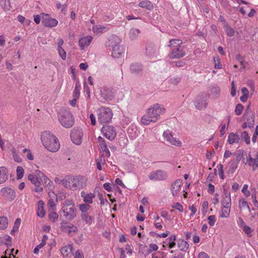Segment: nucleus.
Listing matches in <instances>:
<instances>
[{
    "label": "nucleus",
    "instance_id": "obj_1",
    "mask_svg": "<svg viewBox=\"0 0 258 258\" xmlns=\"http://www.w3.org/2000/svg\"><path fill=\"white\" fill-rule=\"evenodd\" d=\"M164 108L158 103L154 104L146 110V114L141 118V123L148 125L151 122H156L159 119L161 114L164 112Z\"/></svg>",
    "mask_w": 258,
    "mask_h": 258
},
{
    "label": "nucleus",
    "instance_id": "obj_2",
    "mask_svg": "<svg viewBox=\"0 0 258 258\" xmlns=\"http://www.w3.org/2000/svg\"><path fill=\"white\" fill-rule=\"evenodd\" d=\"M41 139L44 147L50 152H56L60 147L57 138L48 132H43L41 135Z\"/></svg>",
    "mask_w": 258,
    "mask_h": 258
},
{
    "label": "nucleus",
    "instance_id": "obj_3",
    "mask_svg": "<svg viewBox=\"0 0 258 258\" xmlns=\"http://www.w3.org/2000/svg\"><path fill=\"white\" fill-rule=\"evenodd\" d=\"M36 174H30L28 175V178L32 184H33L35 186L36 188H34V191L36 192H40L42 191L43 190V188L40 186V180H42V178H44V179L46 180L45 183H46L47 181H48L49 183L50 182V180L48 179L45 175L40 171L39 170H37L36 171Z\"/></svg>",
    "mask_w": 258,
    "mask_h": 258
},
{
    "label": "nucleus",
    "instance_id": "obj_4",
    "mask_svg": "<svg viewBox=\"0 0 258 258\" xmlns=\"http://www.w3.org/2000/svg\"><path fill=\"white\" fill-rule=\"evenodd\" d=\"M58 118L61 125L66 128H70L75 123L74 117L68 110H65L60 112L58 115Z\"/></svg>",
    "mask_w": 258,
    "mask_h": 258
},
{
    "label": "nucleus",
    "instance_id": "obj_5",
    "mask_svg": "<svg viewBox=\"0 0 258 258\" xmlns=\"http://www.w3.org/2000/svg\"><path fill=\"white\" fill-rule=\"evenodd\" d=\"M112 116V111L109 107H101L97 110L98 121L100 124L109 123Z\"/></svg>",
    "mask_w": 258,
    "mask_h": 258
},
{
    "label": "nucleus",
    "instance_id": "obj_6",
    "mask_svg": "<svg viewBox=\"0 0 258 258\" xmlns=\"http://www.w3.org/2000/svg\"><path fill=\"white\" fill-rule=\"evenodd\" d=\"M62 211L63 216L68 220H72L76 217L74 205L71 201H66L63 204Z\"/></svg>",
    "mask_w": 258,
    "mask_h": 258
},
{
    "label": "nucleus",
    "instance_id": "obj_7",
    "mask_svg": "<svg viewBox=\"0 0 258 258\" xmlns=\"http://www.w3.org/2000/svg\"><path fill=\"white\" fill-rule=\"evenodd\" d=\"M148 177L150 180L153 181H165L168 178V174L164 170L158 169L151 171Z\"/></svg>",
    "mask_w": 258,
    "mask_h": 258
},
{
    "label": "nucleus",
    "instance_id": "obj_8",
    "mask_svg": "<svg viewBox=\"0 0 258 258\" xmlns=\"http://www.w3.org/2000/svg\"><path fill=\"white\" fill-rule=\"evenodd\" d=\"M87 179L81 175L75 176L71 178V189L75 190L85 186Z\"/></svg>",
    "mask_w": 258,
    "mask_h": 258
},
{
    "label": "nucleus",
    "instance_id": "obj_9",
    "mask_svg": "<svg viewBox=\"0 0 258 258\" xmlns=\"http://www.w3.org/2000/svg\"><path fill=\"white\" fill-rule=\"evenodd\" d=\"M71 138L72 142L76 145H80L82 142L83 133L79 127H74L71 132Z\"/></svg>",
    "mask_w": 258,
    "mask_h": 258
},
{
    "label": "nucleus",
    "instance_id": "obj_10",
    "mask_svg": "<svg viewBox=\"0 0 258 258\" xmlns=\"http://www.w3.org/2000/svg\"><path fill=\"white\" fill-rule=\"evenodd\" d=\"M101 132L103 136L109 140H113L116 136V132L113 126L104 125L102 127Z\"/></svg>",
    "mask_w": 258,
    "mask_h": 258
},
{
    "label": "nucleus",
    "instance_id": "obj_11",
    "mask_svg": "<svg viewBox=\"0 0 258 258\" xmlns=\"http://www.w3.org/2000/svg\"><path fill=\"white\" fill-rule=\"evenodd\" d=\"M0 194L8 201H13L16 198L15 190L9 186L3 187L0 190Z\"/></svg>",
    "mask_w": 258,
    "mask_h": 258
},
{
    "label": "nucleus",
    "instance_id": "obj_12",
    "mask_svg": "<svg viewBox=\"0 0 258 258\" xmlns=\"http://www.w3.org/2000/svg\"><path fill=\"white\" fill-rule=\"evenodd\" d=\"M42 23L44 26L47 27H53L58 24V21L52 18L47 14H42Z\"/></svg>",
    "mask_w": 258,
    "mask_h": 258
},
{
    "label": "nucleus",
    "instance_id": "obj_13",
    "mask_svg": "<svg viewBox=\"0 0 258 258\" xmlns=\"http://www.w3.org/2000/svg\"><path fill=\"white\" fill-rule=\"evenodd\" d=\"M185 55V52L180 46L173 49L168 54V57L170 59H178L183 57Z\"/></svg>",
    "mask_w": 258,
    "mask_h": 258
},
{
    "label": "nucleus",
    "instance_id": "obj_14",
    "mask_svg": "<svg viewBox=\"0 0 258 258\" xmlns=\"http://www.w3.org/2000/svg\"><path fill=\"white\" fill-rule=\"evenodd\" d=\"M244 119L249 124V128H251L254 124V117L250 109V105H248L243 115Z\"/></svg>",
    "mask_w": 258,
    "mask_h": 258
},
{
    "label": "nucleus",
    "instance_id": "obj_15",
    "mask_svg": "<svg viewBox=\"0 0 258 258\" xmlns=\"http://www.w3.org/2000/svg\"><path fill=\"white\" fill-rule=\"evenodd\" d=\"M163 136L164 139L171 145L176 146H180L181 145V142L179 140L173 138L169 130L164 132Z\"/></svg>",
    "mask_w": 258,
    "mask_h": 258
},
{
    "label": "nucleus",
    "instance_id": "obj_16",
    "mask_svg": "<svg viewBox=\"0 0 258 258\" xmlns=\"http://www.w3.org/2000/svg\"><path fill=\"white\" fill-rule=\"evenodd\" d=\"M143 67L142 64L138 62H134L130 64V71L134 75H138L142 73Z\"/></svg>",
    "mask_w": 258,
    "mask_h": 258
},
{
    "label": "nucleus",
    "instance_id": "obj_17",
    "mask_svg": "<svg viewBox=\"0 0 258 258\" xmlns=\"http://www.w3.org/2000/svg\"><path fill=\"white\" fill-rule=\"evenodd\" d=\"M181 185L182 181L181 179H177L171 184V191L173 197L177 195L180 190Z\"/></svg>",
    "mask_w": 258,
    "mask_h": 258
},
{
    "label": "nucleus",
    "instance_id": "obj_18",
    "mask_svg": "<svg viewBox=\"0 0 258 258\" xmlns=\"http://www.w3.org/2000/svg\"><path fill=\"white\" fill-rule=\"evenodd\" d=\"M49 196L50 198L48 202V204L49 207V211L50 210L54 211L56 208V204L57 202V197L53 191L49 192Z\"/></svg>",
    "mask_w": 258,
    "mask_h": 258
},
{
    "label": "nucleus",
    "instance_id": "obj_19",
    "mask_svg": "<svg viewBox=\"0 0 258 258\" xmlns=\"http://www.w3.org/2000/svg\"><path fill=\"white\" fill-rule=\"evenodd\" d=\"M81 196L83 198V201L87 204H90L93 203V199L95 198V196L94 193L90 192L87 193L85 191H82L81 192Z\"/></svg>",
    "mask_w": 258,
    "mask_h": 258
},
{
    "label": "nucleus",
    "instance_id": "obj_20",
    "mask_svg": "<svg viewBox=\"0 0 258 258\" xmlns=\"http://www.w3.org/2000/svg\"><path fill=\"white\" fill-rule=\"evenodd\" d=\"M92 40L93 37L89 35L81 38L79 41V44L81 49L83 50L85 47L89 46Z\"/></svg>",
    "mask_w": 258,
    "mask_h": 258
},
{
    "label": "nucleus",
    "instance_id": "obj_21",
    "mask_svg": "<svg viewBox=\"0 0 258 258\" xmlns=\"http://www.w3.org/2000/svg\"><path fill=\"white\" fill-rule=\"evenodd\" d=\"M146 53L150 57L156 56L158 54V49L154 45L150 44L146 48Z\"/></svg>",
    "mask_w": 258,
    "mask_h": 258
},
{
    "label": "nucleus",
    "instance_id": "obj_22",
    "mask_svg": "<svg viewBox=\"0 0 258 258\" xmlns=\"http://www.w3.org/2000/svg\"><path fill=\"white\" fill-rule=\"evenodd\" d=\"M108 29L107 25H96L92 27V31L94 34L98 35L106 32Z\"/></svg>",
    "mask_w": 258,
    "mask_h": 258
},
{
    "label": "nucleus",
    "instance_id": "obj_23",
    "mask_svg": "<svg viewBox=\"0 0 258 258\" xmlns=\"http://www.w3.org/2000/svg\"><path fill=\"white\" fill-rule=\"evenodd\" d=\"M73 247L72 244L62 247L60 249V252L63 256L69 257L71 256Z\"/></svg>",
    "mask_w": 258,
    "mask_h": 258
},
{
    "label": "nucleus",
    "instance_id": "obj_24",
    "mask_svg": "<svg viewBox=\"0 0 258 258\" xmlns=\"http://www.w3.org/2000/svg\"><path fill=\"white\" fill-rule=\"evenodd\" d=\"M222 206L223 207H231V199L230 193L228 191H225L224 197L221 201Z\"/></svg>",
    "mask_w": 258,
    "mask_h": 258
},
{
    "label": "nucleus",
    "instance_id": "obj_25",
    "mask_svg": "<svg viewBox=\"0 0 258 258\" xmlns=\"http://www.w3.org/2000/svg\"><path fill=\"white\" fill-rule=\"evenodd\" d=\"M240 140V135L237 133H231L228 137V142L230 144L239 143Z\"/></svg>",
    "mask_w": 258,
    "mask_h": 258
},
{
    "label": "nucleus",
    "instance_id": "obj_26",
    "mask_svg": "<svg viewBox=\"0 0 258 258\" xmlns=\"http://www.w3.org/2000/svg\"><path fill=\"white\" fill-rule=\"evenodd\" d=\"M195 105L196 108L202 109L206 107V101L203 97H198L195 102Z\"/></svg>",
    "mask_w": 258,
    "mask_h": 258
},
{
    "label": "nucleus",
    "instance_id": "obj_27",
    "mask_svg": "<svg viewBox=\"0 0 258 258\" xmlns=\"http://www.w3.org/2000/svg\"><path fill=\"white\" fill-rule=\"evenodd\" d=\"M120 44V40L118 37L116 36H113L110 39H109L108 41L107 42L106 45L107 46H111L112 49L114 48V46L115 47L117 46Z\"/></svg>",
    "mask_w": 258,
    "mask_h": 258
},
{
    "label": "nucleus",
    "instance_id": "obj_28",
    "mask_svg": "<svg viewBox=\"0 0 258 258\" xmlns=\"http://www.w3.org/2000/svg\"><path fill=\"white\" fill-rule=\"evenodd\" d=\"M124 52L123 48L122 46L119 45L112 49V56L114 58H118L120 54Z\"/></svg>",
    "mask_w": 258,
    "mask_h": 258
},
{
    "label": "nucleus",
    "instance_id": "obj_29",
    "mask_svg": "<svg viewBox=\"0 0 258 258\" xmlns=\"http://www.w3.org/2000/svg\"><path fill=\"white\" fill-rule=\"evenodd\" d=\"M8 171L5 167H0V184L5 182L8 179Z\"/></svg>",
    "mask_w": 258,
    "mask_h": 258
},
{
    "label": "nucleus",
    "instance_id": "obj_30",
    "mask_svg": "<svg viewBox=\"0 0 258 258\" xmlns=\"http://www.w3.org/2000/svg\"><path fill=\"white\" fill-rule=\"evenodd\" d=\"M44 204L42 201H39L37 203V216L42 218L45 215V212L44 209Z\"/></svg>",
    "mask_w": 258,
    "mask_h": 258
},
{
    "label": "nucleus",
    "instance_id": "obj_31",
    "mask_svg": "<svg viewBox=\"0 0 258 258\" xmlns=\"http://www.w3.org/2000/svg\"><path fill=\"white\" fill-rule=\"evenodd\" d=\"M141 31L139 29L137 28H132L128 32L130 39L132 40L137 39Z\"/></svg>",
    "mask_w": 258,
    "mask_h": 258
},
{
    "label": "nucleus",
    "instance_id": "obj_32",
    "mask_svg": "<svg viewBox=\"0 0 258 258\" xmlns=\"http://www.w3.org/2000/svg\"><path fill=\"white\" fill-rule=\"evenodd\" d=\"M177 245L178 248L182 251H185L188 248L189 246L188 243L183 239H179L178 241Z\"/></svg>",
    "mask_w": 258,
    "mask_h": 258
},
{
    "label": "nucleus",
    "instance_id": "obj_33",
    "mask_svg": "<svg viewBox=\"0 0 258 258\" xmlns=\"http://www.w3.org/2000/svg\"><path fill=\"white\" fill-rule=\"evenodd\" d=\"M220 93V89L217 86L215 85L212 87L211 89V94L213 98L214 99L217 98Z\"/></svg>",
    "mask_w": 258,
    "mask_h": 258
},
{
    "label": "nucleus",
    "instance_id": "obj_34",
    "mask_svg": "<svg viewBox=\"0 0 258 258\" xmlns=\"http://www.w3.org/2000/svg\"><path fill=\"white\" fill-rule=\"evenodd\" d=\"M139 6L141 8H146L147 10H151L153 9V6L152 3L149 1H143L141 2Z\"/></svg>",
    "mask_w": 258,
    "mask_h": 258
},
{
    "label": "nucleus",
    "instance_id": "obj_35",
    "mask_svg": "<svg viewBox=\"0 0 258 258\" xmlns=\"http://www.w3.org/2000/svg\"><path fill=\"white\" fill-rule=\"evenodd\" d=\"M81 219L84 221L86 224L90 225L93 220V217L89 215L88 213L81 214Z\"/></svg>",
    "mask_w": 258,
    "mask_h": 258
},
{
    "label": "nucleus",
    "instance_id": "obj_36",
    "mask_svg": "<svg viewBox=\"0 0 258 258\" xmlns=\"http://www.w3.org/2000/svg\"><path fill=\"white\" fill-rule=\"evenodd\" d=\"M0 5L5 11H9L11 8L10 0H0Z\"/></svg>",
    "mask_w": 258,
    "mask_h": 258
},
{
    "label": "nucleus",
    "instance_id": "obj_37",
    "mask_svg": "<svg viewBox=\"0 0 258 258\" xmlns=\"http://www.w3.org/2000/svg\"><path fill=\"white\" fill-rule=\"evenodd\" d=\"M8 226V220L6 217H0V229L4 230Z\"/></svg>",
    "mask_w": 258,
    "mask_h": 258
},
{
    "label": "nucleus",
    "instance_id": "obj_38",
    "mask_svg": "<svg viewBox=\"0 0 258 258\" xmlns=\"http://www.w3.org/2000/svg\"><path fill=\"white\" fill-rule=\"evenodd\" d=\"M182 43V41L181 40L179 39H171L169 41V44L168 45V47L174 46L177 47L178 46H180V45Z\"/></svg>",
    "mask_w": 258,
    "mask_h": 258
},
{
    "label": "nucleus",
    "instance_id": "obj_39",
    "mask_svg": "<svg viewBox=\"0 0 258 258\" xmlns=\"http://www.w3.org/2000/svg\"><path fill=\"white\" fill-rule=\"evenodd\" d=\"M230 208L229 207H222V213L220 214L221 218H227L230 213Z\"/></svg>",
    "mask_w": 258,
    "mask_h": 258
},
{
    "label": "nucleus",
    "instance_id": "obj_40",
    "mask_svg": "<svg viewBox=\"0 0 258 258\" xmlns=\"http://www.w3.org/2000/svg\"><path fill=\"white\" fill-rule=\"evenodd\" d=\"M166 240L169 241L168 243L167 244L169 248H172L175 246L176 236L175 235H171V236Z\"/></svg>",
    "mask_w": 258,
    "mask_h": 258
},
{
    "label": "nucleus",
    "instance_id": "obj_41",
    "mask_svg": "<svg viewBox=\"0 0 258 258\" xmlns=\"http://www.w3.org/2000/svg\"><path fill=\"white\" fill-rule=\"evenodd\" d=\"M90 206L87 204H81L79 205V209L82 212L81 214L87 213L88 211L90 209Z\"/></svg>",
    "mask_w": 258,
    "mask_h": 258
},
{
    "label": "nucleus",
    "instance_id": "obj_42",
    "mask_svg": "<svg viewBox=\"0 0 258 258\" xmlns=\"http://www.w3.org/2000/svg\"><path fill=\"white\" fill-rule=\"evenodd\" d=\"M21 219L19 218H17L14 223V226L13 229L11 231V234L12 235L14 234L15 232L18 230L20 223H21Z\"/></svg>",
    "mask_w": 258,
    "mask_h": 258
},
{
    "label": "nucleus",
    "instance_id": "obj_43",
    "mask_svg": "<svg viewBox=\"0 0 258 258\" xmlns=\"http://www.w3.org/2000/svg\"><path fill=\"white\" fill-rule=\"evenodd\" d=\"M241 137L243 139L246 144H249L250 143V137L248 136V133L246 131H244L241 133L240 137Z\"/></svg>",
    "mask_w": 258,
    "mask_h": 258
},
{
    "label": "nucleus",
    "instance_id": "obj_44",
    "mask_svg": "<svg viewBox=\"0 0 258 258\" xmlns=\"http://www.w3.org/2000/svg\"><path fill=\"white\" fill-rule=\"evenodd\" d=\"M48 217L50 221H52L53 222H54L57 219L58 215L55 212H54V211H52L51 212H49L48 214Z\"/></svg>",
    "mask_w": 258,
    "mask_h": 258
},
{
    "label": "nucleus",
    "instance_id": "obj_45",
    "mask_svg": "<svg viewBox=\"0 0 258 258\" xmlns=\"http://www.w3.org/2000/svg\"><path fill=\"white\" fill-rule=\"evenodd\" d=\"M244 154V151L243 150H239L237 151L236 153H234L235 155V160L236 162L238 163L241 158L243 157Z\"/></svg>",
    "mask_w": 258,
    "mask_h": 258
},
{
    "label": "nucleus",
    "instance_id": "obj_46",
    "mask_svg": "<svg viewBox=\"0 0 258 258\" xmlns=\"http://www.w3.org/2000/svg\"><path fill=\"white\" fill-rule=\"evenodd\" d=\"M11 151L14 160L17 162H21L22 161V159L17 153L16 149L14 148H13Z\"/></svg>",
    "mask_w": 258,
    "mask_h": 258
},
{
    "label": "nucleus",
    "instance_id": "obj_47",
    "mask_svg": "<svg viewBox=\"0 0 258 258\" xmlns=\"http://www.w3.org/2000/svg\"><path fill=\"white\" fill-rule=\"evenodd\" d=\"M239 206L240 209L247 208L249 211H250V208L248 205L247 202L245 200H244L243 199H240L239 200Z\"/></svg>",
    "mask_w": 258,
    "mask_h": 258
},
{
    "label": "nucleus",
    "instance_id": "obj_48",
    "mask_svg": "<svg viewBox=\"0 0 258 258\" xmlns=\"http://www.w3.org/2000/svg\"><path fill=\"white\" fill-rule=\"evenodd\" d=\"M24 170L21 166H18L17 168V178L20 179L23 176Z\"/></svg>",
    "mask_w": 258,
    "mask_h": 258
},
{
    "label": "nucleus",
    "instance_id": "obj_49",
    "mask_svg": "<svg viewBox=\"0 0 258 258\" xmlns=\"http://www.w3.org/2000/svg\"><path fill=\"white\" fill-rule=\"evenodd\" d=\"M243 109V105L240 103L238 104L236 106V107H235V114L237 115H240L241 114Z\"/></svg>",
    "mask_w": 258,
    "mask_h": 258
},
{
    "label": "nucleus",
    "instance_id": "obj_50",
    "mask_svg": "<svg viewBox=\"0 0 258 258\" xmlns=\"http://www.w3.org/2000/svg\"><path fill=\"white\" fill-rule=\"evenodd\" d=\"M58 52L60 56L63 60H65L66 58V52L63 50V49L61 47V46H58Z\"/></svg>",
    "mask_w": 258,
    "mask_h": 258
},
{
    "label": "nucleus",
    "instance_id": "obj_51",
    "mask_svg": "<svg viewBox=\"0 0 258 258\" xmlns=\"http://www.w3.org/2000/svg\"><path fill=\"white\" fill-rule=\"evenodd\" d=\"M60 182L64 187L70 188L71 189V180L70 181L67 178H63L60 181Z\"/></svg>",
    "mask_w": 258,
    "mask_h": 258
},
{
    "label": "nucleus",
    "instance_id": "obj_52",
    "mask_svg": "<svg viewBox=\"0 0 258 258\" xmlns=\"http://www.w3.org/2000/svg\"><path fill=\"white\" fill-rule=\"evenodd\" d=\"M225 31L227 35L231 37L234 35V30L232 28L228 26H227L225 28Z\"/></svg>",
    "mask_w": 258,
    "mask_h": 258
},
{
    "label": "nucleus",
    "instance_id": "obj_53",
    "mask_svg": "<svg viewBox=\"0 0 258 258\" xmlns=\"http://www.w3.org/2000/svg\"><path fill=\"white\" fill-rule=\"evenodd\" d=\"M172 207L178 210L180 212H182L183 211V206L179 203H174Z\"/></svg>",
    "mask_w": 258,
    "mask_h": 258
},
{
    "label": "nucleus",
    "instance_id": "obj_54",
    "mask_svg": "<svg viewBox=\"0 0 258 258\" xmlns=\"http://www.w3.org/2000/svg\"><path fill=\"white\" fill-rule=\"evenodd\" d=\"M208 223L211 226H213L216 222V218L215 215H211L208 217Z\"/></svg>",
    "mask_w": 258,
    "mask_h": 258
},
{
    "label": "nucleus",
    "instance_id": "obj_55",
    "mask_svg": "<svg viewBox=\"0 0 258 258\" xmlns=\"http://www.w3.org/2000/svg\"><path fill=\"white\" fill-rule=\"evenodd\" d=\"M243 231L244 232L245 234H246L248 236H251V233L252 230L251 228L248 226L247 225H244L243 227L242 228Z\"/></svg>",
    "mask_w": 258,
    "mask_h": 258
},
{
    "label": "nucleus",
    "instance_id": "obj_56",
    "mask_svg": "<svg viewBox=\"0 0 258 258\" xmlns=\"http://www.w3.org/2000/svg\"><path fill=\"white\" fill-rule=\"evenodd\" d=\"M68 228L70 229L68 233L70 235H72V233H76L78 231V228L73 224L68 226Z\"/></svg>",
    "mask_w": 258,
    "mask_h": 258
},
{
    "label": "nucleus",
    "instance_id": "obj_57",
    "mask_svg": "<svg viewBox=\"0 0 258 258\" xmlns=\"http://www.w3.org/2000/svg\"><path fill=\"white\" fill-rule=\"evenodd\" d=\"M241 191L246 197H249L250 195L249 191L248 190V185L244 184L242 187Z\"/></svg>",
    "mask_w": 258,
    "mask_h": 258
},
{
    "label": "nucleus",
    "instance_id": "obj_58",
    "mask_svg": "<svg viewBox=\"0 0 258 258\" xmlns=\"http://www.w3.org/2000/svg\"><path fill=\"white\" fill-rule=\"evenodd\" d=\"M23 153H26L27 152V155H26V157L30 160H33V155L32 154L31 151H30V150L29 149H24L23 150Z\"/></svg>",
    "mask_w": 258,
    "mask_h": 258
},
{
    "label": "nucleus",
    "instance_id": "obj_59",
    "mask_svg": "<svg viewBox=\"0 0 258 258\" xmlns=\"http://www.w3.org/2000/svg\"><path fill=\"white\" fill-rule=\"evenodd\" d=\"M80 87V85H78L77 83L76 84V87L74 92V96L75 97H79L80 95V91L79 88Z\"/></svg>",
    "mask_w": 258,
    "mask_h": 258
},
{
    "label": "nucleus",
    "instance_id": "obj_60",
    "mask_svg": "<svg viewBox=\"0 0 258 258\" xmlns=\"http://www.w3.org/2000/svg\"><path fill=\"white\" fill-rule=\"evenodd\" d=\"M158 248V246L156 244H151L150 245V248L148 250V253H150L153 251H156Z\"/></svg>",
    "mask_w": 258,
    "mask_h": 258
},
{
    "label": "nucleus",
    "instance_id": "obj_61",
    "mask_svg": "<svg viewBox=\"0 0 258 258\" xmlns=\"http://www.w3.org/2000/svg\"><path fill=\"white\" fill-rule=\"evenodd\" d=\"M101 149L106 156H107V157L110 156V153L107 145H104V147H102Z\"/></svg>",
    "mask_w": 258,
    "mask_h": 258
},
{
    "label": "nucleus",
    "instance_id": "obj_62",
    "mask_svg": "<svg viewBox=\"0 0 258 258\" xmlns=\"http://www.w3.org/2000/svg\"><path fill=\"white\" fill-rule=\"evenodd\" d=\"M74 258H84L83 252L81 250H77L75 252Z\"/></svg>",
    "mask_w": 258,
    "mask_h": 258
},
{
    "label": "nucleus",
    "instance_id": "obj_63",
    "mask_svg": "<svg viewBox=\"0 0 258 258\" xmlns=\"http://www.w3.org/2000/svg\"><path fill=\"white\" fill-rule=\"evenodd\" d=\"M236 88L235 86L234 82L233 81L231 82V95L232 96L234 97L236 95Z\"/></svg>",
    "mask_w": 258,
    "mask_h": 258
},
{
    "label": "nucleus",
    "instance_id": "obj_64",
    "mask_svg": "<svg viewBox=\"0 0 258 258\" xmlns=\"http://www.w3.org/2000/svg\"><path fill=\"white\" fill-rule=\"evenodd\" d=\"M198 258H209V256L206 252H201L199 253Z\"/></svg>",
    "mask_w": 258,
    "mask_h": 258
}]
</instances>
